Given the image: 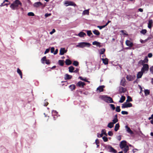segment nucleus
<instances>
[{"label": "nucleus", "instance_id": "nucleus-45", "mask_svg": "<svg viewBox=\"0 0 153 153\" xmlns=\"http://www.w3.org/2000/svg\"><path fill=\"white\" fill-rule=\"evenodd\" d=\"M68 5L74 6H75L76 5V4L74 3L72 1H69V4H68Z\"/></svg>", "mask_w": 153, "mask_h": 153}, {"label": "nucleus", "instance_id": "nucleus-14", "mask_svg": "<svg viewBox=\"0 0 153 153\" xmlns=\"http://www.w3.org/2000/svg\"><path fill=\"white\" fill-rule=\"evenodd\" d=\"M126 44L127 46L130 47H131L133 45V43L128 40H127L126 41Z\"/></svg>", "mask_w": 153, "mask_h": 153}, {"label": "nucleus", "instance_id": "nucleus-36", "mask_svg": "<svg viewBox=\"0 0 153 153\" xmlns=\"http://www.w3.org/2000/svg\"><path fill=\"white\" fill-rule=\"evenodd\" d=\"M89 9L83 11V14L84 15L87 14L88 15L89 14Z\"/></svg>", "mask_w": 153, "mask_h": 153}, {"label": "nucleus", "instance_id": "nucleus-17", "mask_svg": "<svg viewBox=\"0 0 153 153\" xmlns=\"http://www.w3.org/2000/svg\"><path fill=\"white\" fill-rule=\"evenodd\" d=\"M101 59L103 63L105 65H107L108 64V59L107 58H101Z\"/></svg>", "mask_w": 153, "mask_h": 153}, {"label": "nucleus", "instance_id": "nucleus-34", "mask_svg": "<svg viewBox=\"0 0 153 153\" xmlns=\"http://www.w3.org/2000/svg\"><path fill=\"white\" fill-rule=\"evenodd\" d=\"M105 51V49L104 48H102L100 49V51L99 53L101 55L103 54Z\"/></svg>", "mask_w": 153, "mask_h": 153}, {"label": "nucleus", "instance_id": "nucleus-55", "mask_svg": "<svg viewBox=\"0 0 153 153\" xmlns=\"http://www.w3.org/2000/svg\"><path fill=\"white\" fill-rule=\"evenodd\" d=\"M103 135L102 133H101L100 134H99V133H97V137H102Z\"/></svg>", "mask_w": 153, "mask_h": 153}, {"label": "nucleus", "instance_id": "nucleus-15", "mask_svg": "<svg viewBox=\"0 0 153 153\" xmlns=\"http://www.w3.org/2000/svg\"><path fill=\"white\" fill-rule=\"evenodd\" d=\"M125 128L127 131L130 134H132L133 133V131L131 130L130 128L128 126H125Z\"/></svg>", "mask_w": 153, "mask_h": 153}, {"label": "nucleus", "instance_id": "nucleus-43", "mask_svg": "<svg viewBox=\"0 0 153 153\" xmlns=\"http://www.w3.org/2000/svg\"><path fill=\"white\" fill-rule=\"evenodd\" d=\"M120 106H117L116 108V111L117 112H120Z\"/></svg>", "mask_w": 153, "mask_h": 153}, {"label": "nucleus", "instance_id": "nucleus-23", "mask_svg": "<svg viewBox=\"0 0 153 153\" xmlns=\"http://www.w3.org/2000/svg\"><path fill=\"white\" fill-rule=\"evenodd\" d=\"M69 88L71 89V90L72 91L75 90L76 88L75 85L74 84L70 85L69 87Z\"/></svg>", "mask_w": 153, "mask_h": 153}, {"label": "nucleus", "instance_id": "nucleus-38", "mask_svg": "<svg viewBox=\"0 0 153 153\" xmlns=\"http://www.w3.org/2000/svg\"><path fill=\"white\" fill-rule=\"evenodd\" d=\"M118 121V120L117 118H114L112 120V123L114 124H115Z\"/></svg>", "mask_w": 153, "mask_h": 153}, {"label": "nucleus", "instance_id": "nucleus-51", "mask_svg": "<svg viewBox=\"0 0 153 153\" xmlns=\"http://www.w3.org/2000/svg\"><path fill=\"white\" fill-rule=\"evenodd\" d=\"M48 104V102H47V101L46 100H45L44 102V106H46Z\"/></svg>", "mask_w": 153, "mask_h": 153}, {"label": "nucleus", "instance_id": "nucleus-61", "mask_svg": "<svg viewBox=\"0 0 153 153\" xmlns=\"http://www.w3.org/2000/svg\"><path fill=\"white\" fill-rule=\"evenodd\" d=\"M45 61V63L47 65H49L50 64V61L49 59H46Z\"/></svg>", "mask_w": 153, "mask_h": 153}, {"label": "nucleus", "instance_id": "nucleus-9", "mask_svg": "<svg viewBox=\"0 0 153 153\" xmlns=\"http://www.w3.org/2000/svg\"><path fill=\"white\" fill-rule=\"evenodd\" d=\"M67 50H65V48H61L60 50L59 54L61 55H63L67 52Z\"/></svg>", "mask_w": 153, "mask_h": 153}, {"label": "nucleus", "instance_id": "nucleus-12", "mask_svg": "<svg viewBox=\"0 0 153 153\" xmlns=\"http://www.w3.org/2000/svg\"><path fill=\"white\" fill-rule=\"evenodd\" d=\"M42 5V4L41 2L39 1L33 4V6L34 7H38Z\"/></svg>", "mask_w": 153, "mask_h": 153}, {"label": "nucleus", "instance_id": "nucleus-16", "mask_svg": "<svg viewBox=\"0 0 153 153\" xmlns=\"http://www.w3.org/2000/svg\"><path fill=\"white\" fill-rule=\"evenodd\" d=\"M72 78V76L68 74H66L64 78L65 80L70 79Z\"/></svg>", "mask_w": 153, "mask_h": 153}, {"label": "nucleus", "instance_id": "nucleus-41", "mask_svg": "<svg viewBox=\"0 0 153 153\" xmlns=\"http://www.w3.org/2000/svg\"><path fill=\"white\" fill-rule=\"evenodd\" d=\"M46 59V57L45 56H44L41 59L42 62L43 63H44V62L45 61Z\"/></svg>", "mask_w": 153, "mask_h": 153}, {"label": "nucleus", "instance_id": "nucleus-1", "mask_svg": "<svg viewBox=\"0 0 153 153\" xmlns=\"http://www.w3.org/2000/svg\"><path fill=\"white\" fill-rule=\"evenodd\" d=\"M22 4L19 0H15L10 5V8L13 10L17 9L19 6H22Z\"/></svg>", "mask_w": 153, "mask_h": 153}, {"label": "nucleus", "instance_id": "nucleus-19", "mask_svg": "<svg viewBox=\"0 0 153 153\" xmlns=\"http://www.w3.org/2000/svg\"><path fill=\"white\" fill-rule=\"evenodd\" d=\"M153 23V21L152 20H149V22L148 24V27L150 29L152 27V24Z\"/></svg>", "mask_w": 153, "mask_h": 153}, {"label": "nucleus", "instance_id": "nucleus-8", "mask_svg": "<svg viewBox=\"0 0 153 153\" xmlns=\"http://www.w3.org/2000/svg\"><path fill=\"white\" fill-rule=\"evenodd\" d=\"M86 85L85 83L83 82L82 81H79L76 84V85L77 86L79 87L83 88L84 86Z\"/></svg>", "mask_w": 153, "mask_h": 153}, {"label": "nucleus", "instance_id": "nucleus-42", "mask_svg": "<svg viewBox=\"0 0 153 153\" xmlns=\"http://www.w3.org/2000/svg\"><path fill=\"white\" fill-rule=\"evenodd\" d=\"M127 98L128 99L126 100V102H131L132 101V99L130 96H128Z\"/></svg>", "mask_w": 153, "mask_h": 153}, {"label": "nucleus", "instance_id": "nucleus-64", "mask_svg": "<svg viewBox=\"0 0 153 153\" xmlns=\"http://www.w3.org/2000/svg\"><path fill=\"white\" fill-rule=\"evenodd\" d=\"M148 56L149 58H151L152 56V53H150L148 54Z\"/></svg>", "mask_w": 153, "mask_h": 153}, {"label": "nucleus", "instance_id": "nucleus-24", "mask_svg": "<svg viewBox=\"0 0 153 153\" xmlns=\"http://www.w3.org/2000/svg\"><path fill=\"white\" fill-rule=\"evenodd\" d=\"M126 97L124 96H122L120 98V100L119 101V102L120 103L123 102L125 100Z\"/></svg>", "mask_w": 153, "mask_h": 153}, {"label": "nucleus", "instance_id": "nucleus-7", "mask_svg": "<svg viewBox=\"0 0 153 153\" xmlns=\"http://www.w3.org/2000/svg\"><path fill=\"white\" fill-rule=\"evenodd\" d=\"M126 141L125 140H123L121 142L120 144V146L121 149H123L124 148L127 146L126 144Z\"/></svg>", "mask_w": 153, "mask_h": 153}, {"label": "nucleus", "instance_id": "nucleus-35", "mask_svg": "<svg viewBox=\"0 0 153 153\" xmlns=\"http://www.w3.org/2000/svg\"><path fill=\"white\" fill-rule=\"evenodd\" d=\"M52 116H57V115L58 114V112H57L56 111L53 110L52 111Z\"/></svg>", "mask_w": 153, "mask_h": 153}, {"label": "nucleus", "instance_id": "nucleus-40", "mask_svg": "<svg viewBox=\"0 0 153 153\" xmlns=\"http://www.w3.org/2000/svg\"><path fill=\"white\" fill-rule=\"evenodd\" d=\"M87 34L88 36H91V35H92V33L91 30H87Z\"/></svg>", "mask_w": 153, "mask_h": 153}, {"label": "nucleus", "instance_id": "nucleus-20", "mask_svg": "<svg viewBox=\"0 0 153 153\" xmlns=\"http://www.w3.org/2000/svg\"><path fill=\"white\" fill-rule=\"evenodd\" d=\"M126 78L127 80L129 81H132L133 79V77L130 75H127Z\"/></svg>", "mask_w": 153, "mask_h": 153}, {"label": "nucleus", "instance_id": "nucleus-27", "mask_svg": "<svg viewBox=\"0 0 153 153\" xmlns=\"http://www.w3.org/2000/svg\"><path fill=\"white\" fill-rule=\"evenodd\" d=\"M65 63L67 65H69L72 63L71 61L69 59H67L65 61Z\"/></svg>", "mask_w": 153, "mask_h": 153}, {"label": "nucleus", "instance_id": "nucleus-10", "mask_svg": "<svg viewBox=\"0 0 153 153\" xmlns=\"http://www.w3.org/2000/svg\"><path fill=\"white\" fill-rule=\"evenodd\" d=\"M126 91V89L120 86L119 87V92L120 94L124 93Z\"/></svg>", "mask_w": 153, "mask_h": 153}, {"label": "nucleus", "instance_id": "nucleus-26", "mask_svg": "<svg viewBox=\"0 0 153 153\" xmlns=\"http://www.w3.org/2000/svg\"><path fill=\"white\" fill-rule=\"evenodd\" d=\"M120 125L119 123H117L115 125L114 128V131H117L119 129L120 127Z\"/></svg>", "mask_w": 153, "mask_h": 153}, {"label": "nucleus", "instance_id": "nucleus-60", "mask_svg": "<svg viewBox=\"0 0 153 153\" xmlns=\"http://www.w3.org/2000/svg\"><path fill=\"white\" fill-rule=\"evenodd\" d=\"M64 4L66 5V6H69V5H68V4H69V1H65L64 3Z\"/></svg>", "mask_w": 153, "mask_h": 153}, {"label": "nucleus", "instance_id": "nucleus-30", "mask_svg": "<svg viewBox=\"0 0 153 153\" xmlns=\"http://www.w3.org/2000/svg\"><path fill=\"white\" fill-rule=\"evenodd\" d=\"M150 92L149 90L145 89L144 90L145 95L146 96H147L149 94Z\"/></svg>", "mask_w": 153, "mask_h": 153}, {"label": "nucleus", "instance_id": "nucleus-3", "mask_svg": "<svg viewBox=\"0 0 153 153\" xmlns=\"http://www.w3.org/2000/svg\"><path fill=\"white\" fill-rule=\"evenodd\" d=\"M91 45V44L88 42H81L79 43L78 45H76V47L83 48L85 47H89Z\"/></svg>", "mask_w": 153, "mask_h": 153}, {"label": "nucleus", "instance_id": "nucleus-39", "mask_svg": "<svg viewBox=\"0 0 153 153\" xmlns=\"http://www.w3.org/2000/svg\"><path fill=\"white\" fill-rule=\"evenodd\" d=\"M146 32L147 30L146 29H143L140 31V33L143 35H144Z\"/></svg>", "mask_w": 153, "mask_h": 153}, {"label": "nucleus", "instance_id": "nucleus-62", "mask_svg": "<svg viewBox=\"0 0 153 153\" xmlns=\"http://www.w3.org/2000/svg\"><path fill=\"white\" fill-rule=\"evenodd\" d=\"M50 51V49L49 48L47 49L45 52L44 54H45L48 53Z\"/></svg>", "mask_w": 153, "mask_h": 153}, {"label": "nucleus", "instance_id": "nucleus-59", "mask_svg": "<svg viewBox=\"0 0 153 153\" xmlns=\"http://www.w3.org/2000/svg\"><path fill=\"white\" fill-rule=\"evenodd\" d=\"M56 31V30L54 29H53L52 30V31L50 32V34L51 35L53 33H54V32H55Z\"/></svg>", "mask_w": 153, "mask_h": 153}, {"label": "nucleus", "instance_id": "nucleus-21", "mask_svg": "<svg viewBox=\"0 0 153 153\" xmlns=\"http://www.w3.org/2000/svg\"><path fill=\"white\" fill-rule=\"evenodd\" d=\"M78 36H79L80 37H84V36H86V34L84 32H80L77 35Z\"/></svg>", "mask_w": 153, "mask_h": 153}, {"label": "nucleus", "instance_id": "nucleus-25", "mask_svg": "<svg viewBox=\"0 0 153 153\" xmlns=\"http://www.w3.org/2000/svg\"><path fill=\"white\" fill-rule=\"evenodd\" d=\"M69 71L70 72L73 73L74 72V68L72 66H71L68 68Z\"/></svg>", "mask_w": 153, "mask_h": 153}, {"label": "nucleus", "instance_id": "nucleus-29", "mask_svg": "<svg viewBox=\"0 0 153 153\" xmlns=\"http://www.w3.org/2000/svg\"><path fill=\"white\" fill-rule=\"evenodd\" d=\"M93 32L96 35H99L100 34V32L97 30H93Z\"/></svg>", "mask_w": 153, "mask_h": 153}, {"label": "nucleus", "instance_id": "nucleus-48", "mask_svg": "<svg viewBox=\"0 0 153 153\" xmlns=\"http://www.w3.org/2000/svg\"><path fill=\"white\" fill-rule=\"evenodd\" d=\"M102 138L104 142H107L108 141V139L106 136H104Z\"/></svg>", "mask_w": 153, "mask_h": 153}, {"label": "nucleus", "instance_id": "nucleus-2", "mask_svg": "<svg viewBox=\"0 0 153 153\" xmlns=\"http://www.w3.org/2000/svg\"><path fill=\"white\" fill-rule=\"evenodd\" d=\"M100 98L107 103H114L112 98L107 95H101L100 97Z\"/></svg>", "mask_w": 153, "mask_h": 153}, {"label": "nucleus", "instance_id": "nucleus-6", "mask_svg": "<svg viewBox=\"0 0 153 153\" xmlns=\"http://www.w3.org/2000/svg\"><path fill=\"white\" fill-rule=\"evenodd\" d=\"M107 149L109 150V152L114 153H117L116 150L110 145L107 146Z\"/></svg>", "mask_w": 153, "mask_h": 153}, {"label": "nucleus", "instance_id": "nucleus-50", "mask_svg": "<svg viewBox=\"0 0 153 153\" xmlns=\"http://www.w3.org/2000/svg\"><path fill=\"white\" fill-rule=\"evenodd\" d=\"M97 27L99 28L101 30V29H102V28L105 27V26L104 25H102V26H97Z\"/></svg>", "mask_w": 153, "mask_h": 153}, {"label": "nucleus", "instance_id": "nucleus-56", "mask_svg": "<svg viewBox=\"0 0 153 153\" xmlns=\"http://www.w3.org/2000/svg\"><path fill=\"white\" fill-rule=\"evenodd\" d=\"M150 71L152 74H153V66H152L150 68Z\"/></svg>", "mask_w": 153, "mask_h": 153}, {"label": "nucleus", "instance_id": "nucleus-52", "mask_svg": "<svg viewBox=\"0 0 153 153\" xmlns=\"http://www.w3.org/2000/svg\"><path fill=\"white\" fill-rule=\"evenodd\" d=\"M143 61H144V63H145V62L146 63H147V62H148V59L147 57L146 56L145 58Z\"/></svg>", "mask_w": 153, "mask_h": 153}, {"label": "nucleus", "instance_id": "nucleus-5", "mask_svg": "<svg viewBox=\"0 0 153 153\" xmlns=\"http://www.w3.org/2000/svg\"><path fill=\"white\" fill-rule=\"evenodd\" d=\"M132 104L131 103H126V102H125L122 104V108H127L131 107L132 106Z\"/></svg>", "mask_w": 153, "mask_h": 153}, {"label": "nucleus", "instance_id": "nucleus-22", "mask_svg": "<svg viewBox=\"0 0 153 153\" xmlns=\"http://www.w3.org/2000/svg\"><path fill=\"white\" fill-rule=\"evenodd\" d=\"M17 73L18 74H19V75L20 76L21 79H22V72H21V70L19 68H18L17 69Z\"/></svg>", "mask_w": 153, "mask_h": 153}, {"label": "nucleus", "instance_id": "nucleus-11", "mask_svg": "<svg viewBox=\"0 0 153 153\" xmlns=\"http://www.w3.org/2000/svg\"><path fill=\"white\" fill-rule=\"evenodd\" d=\"M126 80L125 78L123 77L121 79L120 82V84L121 85L123 86H125L126 85Z\"/></svg>", "mask_w": 153, "mask_h": 153}, {"label": "nucleus", "instance_id": "nucleus-63", "mask_svg": "<svg viewBox=\"0 0 153 153\" xmlns=\"http://www.w3.org/2000/svg\"><path fill=\"white\" fill-rule=\"evenodd\" d=\"M55 48L54 47H52L51 48V53H53L54 51Z\"/></svg>", "mask_w": 153, "mask_h": 153}, {"label": "nucleus", "instance_id": "nucleus-47", "mask_svg": "<svg viewBox=\"0 0 153 153\" xmlns=\"http://www.w3.org/2000/svg\"><path fill=\"white\" fill-rule=\"evenodd\" d=\"M28 16H34V13L32 12H29L27 14Z\"/></svg>", "mask_w": 153, "mask_h": 153}, {"label": "nucleus", "instance_id": "nucleus-44", "mask_svg": "<svg viewBox=\"0 0 153 153\" xmlns=\"http://www.w3.org/2000/svg\"><path fill=\"white\" fill-rule=\"evenodd\" d=\"M109 105L110 106L111 108L113 110H115V108L114 106V104H109Z\"/></svg>", "mask_w": 153, "mask_h": 153}, {"label": "nucleus", "instance_id": "nucleus-28", "mask_svg": "<svg viewBox=\"0 0 153 153\" xmlns=\"http://www.w3.org/2000/svg\"><path fill=\"white\" fill-rule=\"evenodd\" d=\"M114 124L112 122L109 123L107 125V127L110 128H111L113 127Z\"/></svg>", "mask_w": 153, "mask_h": 153}, {"label": "nucleus", "instance_id": "nucleus-32", "mask_svg": "<svg viewBox=\"0 0 153 153\" xmlns=\"http://www.w3.org/2000/svg\"><path fill=\"white\" fill-rule=\"evenodd\" d=\"M123 150L124 152L125 153H126L127 151L129 150V147L128 146H126L123 149Z\"/></svg>", "mask_w": 153, "mask_h": 153}, {"label": "nucleus", "instance_id": "nucleus-18", "mask_svg": "<svg viewBox=\"0 0 153 153\" xmlns=\"http://www.w3.org/2000/svg\"><path fill=\"white\" fill-rule=\"evenodd\" d=\"M143 73H144L141 71H140L138 72L137 74V78L138 79L141 78Z\"/></svg>", "mask_w": 153, "mask_h": 153}, {"label": "nucleus", "instance_id": "nucleus-58", "mask_svg": "<svg viewBox=\"0 0 153 153\" xmlns=\"http://www.w3.org/2000/svg\"><path fill=\"white\" fill-rule=\"evenodd\" d=\"M106 133V130L105 129H102L101 131V133L103 135L105 134Z\"/></svg>", "mask_w": 153, "mask_h": 153}, {"label": "nucleus", "instance_id": "nucleus-4", "mask_svg": "<svg viewBox=\"0 0 153 153\" xmlns=\"http://www.w3.org/2000/svg\"><path fill=\"white\" fill-rule=\"evenodd\" d=\"M149 69V66L147 64H145L143 65L141 71L144 73H146Z\"/></svg>", "mask_w": 153, "mask_h": 153}, {"label": "nucleus", "instance_id": "nucleus-37", "mask_svg": "<svg viewBox=\"0 0 153 153\" xmlns=\"http://www.w3.org/2000/svg\"><path fill=\"white\" fill-rule=\"evenodd\" d=\"M79 62L76 61H74L73 62V64L75 66H77L79 65Z\"/></svg>", "mask_w": 153, "mask_h": 153}, {"label": "nucleus", "instance_id": "nucleus-53", "mask_svg": "<svg viewBox=\"0 0 153 153\" xmlns=\"http://www.w3.org/2000/svg\"><path fill=\"white\" fill-rule=\"evenodd\" d=\"M108 135L110 136H112L113 134V133H112V132L111 131H109L108 133Z\"/></svg>", "mask_w": 153, "mask_h": 153}, {"label": "nucleus", "instance_id": "nucleus-31", "mask_svg": "<svg viewBox=\"0 0 153 153\" xmlns=\"http://www.w3.org/2000/svg\"><path fill=\"white\" fill-rule=\"evenodd\" d=\"M79 78L80 79V80H81L82 81H83L85 82L90 83V81L87 80L86 78H83L82 77L80 76L79 77Z\"/></svg>", "mask_w": 153, "mask_h": 153}, {"label": "nucleus", "instance_id": "nucleus-13", "mask_svg": "<svg viewBox=\"0 0 153 153\" xmlns=\"http://www.w3.org/2000/svg\"><path fill=\"white\" fill-rule=\"evenodd\" d=\"M105 86L104 85L100 86L97 88V90L99 92H102L103 91V88Z\"/></svg>", "mask_w": 153, "mask_h": 153}, {"label": "nucleus", "instance_id": "nucleus-54", "mask_svg": "<svg viewBox=\"0 0 153 153\" xmlns=\"http://www.w3.org/2000/svg\"><path fill=\"white\" fill-rule=\"evenodd\" d=\"M124 31L125 32V31L124 30H121L120 31V32H122L124 35L128 36V34L124 32Z\"/></svg>", "mask_w": 153, "mask_h": 153}, {"label": "nucleus", "instance_id": "nucleus-57", "mask_svg": "<svg viewBox=\"0 0 153 153\" xmlns=\"http://www.w3.org/2000/svg\"><path fill=\"white\" fill-rule=\"evenodd\" d=\"M98 43H99V42H98L96 41H95L93 42L92 44L94 45H97V44H98Z\"/></svg>", "mask_w": 153, "mask_h": 153}, {"label": "nucleus", "instance_id": "nucleus-49", "mask_svg": "<svg viewBox=\"0 0 153 153\" xmlns=\"http://www.w3.org/2000/svg\"><path fill=\"white\" fill-rule=\"evenodd\" d=\"M121 113L123 115H127L128 114V112L127 111H122Z\"/></svg>", "mask_w": 153, "mask_h": 153}, {"label": "nucleus", "instance_id": "nucleus-33", "mask_svg": "<svg viewBox=\"0 0 153 153\" xmlns=\"http://www.w3.org/2000/svg\"><path fill=\"white\" fill-rule=\"evenodd\" d=\"M58 63L59 65L61 66H63L64 64V60H59L58 61Z\"/></svg>", "mask_w": 153, "mask_h": 153}, {"label": "nucleus", "instance_id": "nucleus-46", "mask_svg": "<svg viewBox=\"0 0 153 153\" xmlns=\"http://www.w3.org/2000/svg\"><path fill=\"white\" fill-rule=\"evenodd\" d=\"M144 61L142 60L138 62L139 64H141L143 65H144V64H144Z\"/></svg>", "mask_w": 153, "mask_h": 153}]
</instances>
